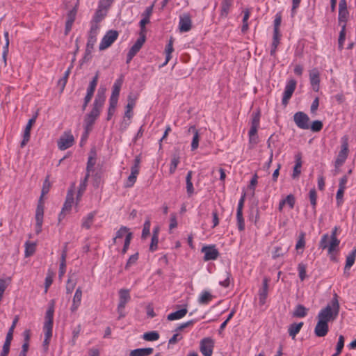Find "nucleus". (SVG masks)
Returning a JSON list of instances; mask_svg holds the SVG:
<instances>
[{
	"label": "nucleus",
	"instance_id": "1",
	"mask_svg": "<svg viewBox=\"0 0 356 356\" xmlns=\"http://www.w3.org/2000/svg\"><path fill=\"white\" fill-rule=\"evenodd\" d=\"M105 100L106 96L104 95V92H100V90H99L95 97V101L93 102V106L91 111L88 114H87L84 118V129L86 137H87L88 132L91 131L93 124L100 115Z\"/></svg>",
	"mask_w": 356,
	"mask_h": 356
},
{
	"label": "nucleus",
	"instance_id": "2",
	"mask_svg": "<svg viewBox=\"0 0 356 356\" xmlns=\"http://www.w3.org/2000/svg\"><path fill=\"white\" fill-rule=\"evenodd\" d=\"M339 312V303L337 295L332 300L331 305L328 304L323 308L317 316L318 320L323 321L327 323L329 321H334Z\"/></svg>",
	"mask_w": 356,
	"mask_h": 356
},
{
	"label": "nucleus",
	"instance_id": "3",
	"mask_svg": "<svg viewBox=\"0 0 356 356\" xmlns=\"http://www.w3.org/2000/svg\"><path fill=\"white\" fill-rule=\"evenodd\" d=\"M261 113L259 111L252 114L250 129L248 132L249 143L257 144L258 143L257 130L259 127Z\"/></svg>",
	"mask_w": 356,
	"mask_h": 356
},
{
	"label": "nucleus",
	"instance_id": "4",
	"mask_svg": "<svg viewBox=\"0 0 356 356\" xmlns=\"http://www.w3.org/2000/svg\"><path fill=\"white\" fill-rule=\"evenodd\" d=\"M348 138L346 136H344L341 138V150L335 160L334 165L336 168L341 166L345 163L348 155Z\"/></svg>",
	"mask_w": 356,
	"mask_h": 356
},
{
	"label": "nucleus",
	"instance_id": "5",
	"mask_svg": "<svg viewBox=\"0 0 356 356\" xmlns=\"http://www.w3.org/2000/svg\"><path fill=\"white\" fill-rule=\"evenodd\" d=\"M99 29V26L98 24H91V27H90V33H89V35H88V38L87 45H86V55L84 57L85 58H86V56L90 54L91 50L94 47V45L97 41V32H98Z\"/></svg>",
	"mask_w": 356,
	"mask_h": 356
},
{
	"label": "nucleus",
	"instance_id": "6",
	"mask_svg": "<svg viewBox=\"0 0 356 356\" xmlns=\"http://www.w3.org/2000/svg\"><path fill=\"white\" fill-rule=\"evenodd\" d=\"M118 35V32L115 30L107 31L99 44V49L104 50L109 47L117 40Z\"/></svg>",
	"mask_w": 356,
	"mask_h": 356
},
{
	"label": "nucleus",
	"instance_id": "7",
	"mask_svg": "<svg viewBox=\"0 0 356 356\" xmlns=\"http://www.w3.org/2000/svg\"><path fill=\"white\" fill-rule=\"evenodd\" d=\"M201 252L204 253L203 259L205 261L216 260L220 255L215 245H204L202 248Z\"/></svg>",
	"mask_w": 356,
	"mask_h": 356
},
{
	"label": "nucleus",
	"instance_id": "8",
	"mask_svg": "<svg viewBox=\"0 0 356 356\" xmlns=\"http://www.w3.org/2000/svg\"><path fill=\"white\" fill-rule=\"evenodd\" d=\"M293 121L296 126L301 129H309V118L304 112L296 113L293 115Z\"/></svg>",
	"mask_w": 356,
	"mask_h": 356
},
{
	"label": "nucleus",
	"instance_id": "9",
	"mask_svg": "<svg viewBox=\"0 0 356 356\" xmlns=\"http://www.w3.org/2000/svg\"><path fill=\"white\" fill-rule=\"evenodd\" d=\"M214 347V341L210 337L202 339L200 343V350L204 356H211Z\"/></svg>",
	"mask_w": 356,
	"mask_h": 356
},
{
	"label": "nucleus",
	"instance_id": "10",
	"mask_svg": "<svg viewBox=\"0 0 356 356\" xmlns=\"http://www.w3.org/2000/svg\"><path fill=\"white\" fill-rule=\"evenodd\" d=\"M296 84L297 82L294 79H291L287 81L282 99L283 105L286 106L288 104L289 99L296 90Z\"/></svg>",
	"mask_w": 356,
	"mask_h": 356
},
{
	"label": "nucleus",
	"instance_id": "11",
	"mask_svg": "<svg viewBox=\"0 0 356 356\" xmlns=\"http://www.w3.org/2000/svg\"><path fill=\"white\" fill-rule=\"evenodd\" d=\"M74 138L70 132H65L58 141V147L60 150H65L74 144Z\"/></svg>",
	"mask_w": 356,
	"mask_h": 356
},
{
	"label": "nucleus",
	"instance_id": "12",
	"mask_svg": "<svg viewBox=\"0 0 356 356\" xmlns=\"http://www.w3.org/2000/svg\"><path fill=\"white\" fill-rule=\"evenodd\" d=\"M192 28V21L188 13H184L179 16V29L180 32L189 31Z\"/></svg>",
	"mask_w": 356,
	"mask_h": 356
},
{
	"label": "nucleus",
	"instance_id": "13",
	"mask_svg": "<svg viewBox=\"0 0 356 356\" xmlns=\"http://www.w3.org/2000/svg\"><path fill=\"white\" fill-rule=\"evenodd\" d=\"M309 81L314 91L318 92L320 89V73L317 68L309 71Z\"/></svg>",
	"mask_w": 356,
	"mask_h": 356
},
{
	"label": "nucleus",
	"instance_id": "14",
	"mask_svg": "<svg viewBox=\"0 0 356 356\" xmlns=\"http://www.w3.org/2000/svg\"><path fill=\"white\" fill-rule=\"evenodd\" d=\"M123 83V79L122 77H120L115 80V83H113V86L112 87V92L111 95L109 98V102H118V98L120 95V92L121 87Z\"/></svg>",
	"mask_w": 356,
	"mask_h": 356
},
{
	"label": "nucleus",
	"instance_id": "15",
	"mask_svg": "<svg viewBox=\"0 0 356 356\" xmlns=\"http://www.w3.org/2000/svg\"><path fill=\"white\" fill-rule=\"evenodd\" d=\"M329 331L328 323L318 320L316 325L314 328V333L316 337H325Z\"/></svg>",
	"mask_w": 356,
	"mask_h": 356
},
{
	"label": "nucleus",
	"instance_id": "16",
	"mask_svg": "<svg viewBox=\"0 0 356 356\" xmlns=\"http://www.w3.org/2000/svg\"><path fill=\"white\" fill-rule=\"evenodd\" d=\"M268 291V279L265 277L263 280L262 287L259 290V305H263L266 302Z\"/></svg>",
	"mask_w": 356,
	"mask_h": 356
},
{
	"label": "nucleus",
	"instance_id": "17",
	"mask_svg": "<svg viewBox=\"0 0 356 356\" xmlns=\"http://www.w3.org/2000/svg\"><path fill=\"white\" fill-rule=\"evenodd\" d=\"M54 305H55V302L54 300H51L49 303L48 309L45 313V316H44L45 321H44V325H53Z\"/></svg>",
	"mask_w": 356,
	"mask_h": 356
},
{
	"label": "nucleus",
	"instance_id": "18",
	"mask_svg": "<svg viewBox=\"0 0 356 356\" xmlns=\"http://www.w3.org/2000/svg\"><path fill=\"white\" fill-rule=\"evenodd\" d=\"M82 299V290L81 287H78L75 291V293L74 295L73 299H72V304L70 307V311L74 313L76 312L79 307L81 305Z\"/></svg>",
	"mask_w": 356,
	"mask_h": 356
},
{
	"label": "nucleus",
	"instance_id": "19",
	"mask_svg": "<svg viewBox=\"0 0 356 356\" xmlns=\"http://www.w3.org/2000/svg\"><path fill=\"white\" fill-rule=\"evenodd\" d=\"M35 117H33L29 120V122L26 126L25 130L24 131L23 140H22L21 145H20L21 147H24L27 144V143L29 141L31 129V127L33 126V124L35 123Z\"/></svg>",
	"mask_w": 356,
	"mask_h": 356
},
{
	"label": "nucleus",
	"instance_id": "20",
	"mask_svg": "<svg viewBox=\"0 0 356 356\" xmlns=\"http://www.w3.org/2000/svg\"><path fill=\"white\" fill-rule=\"evenodd\" d=\"M295 165L293 167L292 177L293 179H296L299 177L301 173V167H302V154L300 152L297 153L295 155Z\"/></svg>",
	"mask_w": 356,
	"mask_h": 356
},
{
	"label": "nucleus",
	"instance_id": "21",
	"mask_svg": "<svg viewBox=\"0 0 356 356\" xmlns=\"http://www.w3.org/2000/svg\"><path fill=\"white\" fill-rule=\"evenodd\" d=\"M74 202V191L72 188L68 190L66 199L62 208L63 212H69Z\"/></svg>",
	"mask_w": 356,
	"mask_h": 356
},
{
	"label": "nucleus",
	"instance_id": "22",
	"mask_svg": "<svg viewBox=\"0 0 356 356\" xmlns=\"http://www.w3.org/2000/svg\"><path fill=\"white\" fill-rule=\"evenodd\" d=\"M336 231L337 228H335L332 231V234L330 236V241L327 248V251L329 254H331L334 251H335L340 243V241L337 238Z\"/></svg>",
	"mask_w": 356,
	"mask_h": 356
},
{
	"label": "nucleus",
	"instance_id": "23",
	"mask_svg": "<svg viewBox=\"0 0 356 356\" xmlns=\"http://www.w3.org/2000/svg\"><path fill=\"white\" fill-rule=\"evenodd\" d=\"M131 300L129 291L122 289L119 291V303L120 307H125L127 303Z\"/></svg>",
	"mask_w": 356,
	"mask_h": 356
},
{
	"label": "nucleus",
	"instance_id": "24",
	"mask_svg": "<svg viewBox=\"0 0 356 356\" xmlns=\"http://www.w3.org/2000/svg\"><path fill=\"white\" fill-rule=\"evenodd\" d=\"M146 40V35H140L139 38L137 39L136 42L129 49V52L132 53L134 55H136V54L140 51L143 44L145 43Z\"/></svg>",
	"mask_w": 356,
	"mask_h": 356
},
{
	"label": "nucleus",
	"instance_id": "25",
	"mask_svg": "<svg viewBox=\"0 0 356 356\" xmlns=\"http://www.w3.org/2000/svg\"><path fill=\"white\" fill-rule=\"evenodd\" d=\"M96 213V211H92L88 213L86 217H83L82 219L81 227L86 229H89L93 223Z\"/></svg>",
	"mask_w": 356,
	"mask_h": 356
},
{
	"label": "nucleus",
	"instance_id": "26",
	"mask_svg": "<svg viewBox=\"0 0 356 356\" xmlns=\"http://www.w3.org/2000/svg\"><path fill=\"white\" fill-rule=\"evenodd\" d=\"M131 233L129 229L125 226H122L116 232L115 236L113 238V243L118 244L120 243L121 238L124 236L127 237V234Z\"/></svg>",
	"mask_w": 356,
	"mask_h": 356
},
{
	"label": "nucleus",
	"instance_id": "27",
	"mask_svg": "<svg viewBox=\"0 0 356 356\" xmlns=\"http://www.w3.org/2000/svg\"><path fill=\"white\" fill-rule=\"evenodd\" d=\"M154 351L152 348H137L130 352L129 356H148Z\"/></svg>",
	"mask_w": 356,
	"mask_h": 356
},
{
	"label": "nucleus",
	"instance_id": "28",
	"mask_svg": "<svg viewBox=\"0 0 356 356\" xmlns=\"http://www.w3.org/2000/svg\"><path fill=\"white\" fill-rule=\"evenodd\" d=\"M303 325V322H300L298 323H293L291 324L288 328L289 336L291 337L292 339H295L296 336L299 333Z\"/></svg>",
	"mask_w": 356,
	"mask_h": 356
},
{
	"label": "nucleus",
	"instance_id": "29",
	"mask_svg": "<svg viewBox=\"0 0 356 356\" xmlns=\"http://www.w3.org/2000/svg\"><path fill=\"white\" fill-rule=\"evenodd\" d=\"M188 312V310L186 308H182L179 310H177L175 312H172L170 314L168 315L167 319L168 321H175L179 320L184 317Z\"/></svg>",
	"mask_w": 356,
	"mask_h": 356
},
{
	"label": "nucleus",
	"instance_id": "30",
	"mask_svg": "<svg viewBox=\"0 0 356 356\" xmlns=\"http://www.w3.org/2000/svg\"><path fill=\"white\" fill-rule=\"evenodd\" d=\"M281 34L280 32H274L273 31V42L271 44V49L270 51V54L272 56H275L276 55V51L277 46L280 44V40Z\"/></svg>",
	"mask_w": 356,
	"mask_h": 356
},
{
	"label": "nucleus",
	"instance_id": "31",
	"mask_svg": "<svg viewBox=\"0 0 356 356\" xmlns=\"http://www.w3.org/2000/svg\"><path fill=\"white\" fill-rule=\"evenodd\" d=\"M233 4V0H222L221 2V10H220V15L223 17H227L229 13L230 8L232 6Z\"/></svg>",
	"mask_w": 356,
	"mask_h": 356
},
{
	"label": "nucleus",
	"instance_id": "32",
	"mask_svg": "<svg viewBox=\"0 0 356 356\" xmlns=\"http://www.w3.org/2000/svg\"><path fill=\"white\" fill-rule=\"evenodd\" d=\"M44 208V206L43 200H42V197H40L35 211V221L43 220Z\"/></svg>",
	"mask_w": 356,
	"mask_h": 356
},
{
	"label": "nucleus",
	"instance_id": "33",
	"mask_svg": "<svg viewBox=\"0 0 356 356\" xmlns=\"http://www.w3.org/2000/svg\"><path fill=\"white\" fill-rule=\"evenodd\" d=\"M193 172L188 171L186 177V192L188 197L194 193V187L192 183Z\"/></svg>",
	"mask_w": 356,
	"mask_h": 356
},
{
	"label": "nucleus",
	"instance_id": "34",
	"mask_svg": "<svg viewBox=\"0 0 356 356\" xmlns=\"http://www.w3.org/2000/svg\"><path fill=\"white\" fill-rule=\"evenodd\" d=\"M356 257V246L353 248V250L350 252V254L346 257V270H350V268L353 266Z\"/></svg>",
	"mask_w": 356,
	"mask_h": 356
},
{
	"label": "nucleus",
	"instance_id": "35",
	"mask_svg": "<svg viewBox=\"0 0 356 356\" xmlns=\"http://www.w3.org/2000/svg\"><path fill=\"white\" fill-rule=\"evenodd\" d=\"M307 311L308 309L302 305H298L293 312V316L303 318L307 316Z\"/></svg>",
	"mask_w": 356,
	"mask_h": 356
},
{
	"label": "nucleus",
	"instance_id": "36",
	"mask_svg": "<svg viewBox=\"0 0 356 356\" xmlns=\"http://www.w3.org/2000/svg\"><path fill=\"white\" fill-rule=\"evenodd\" d=\"M136 105L135 99L131 98L130 96L128 97V103L126 106V111L124 113V117L130 119L132 117V109Z\"/></svg>",
	"mask_w": 356,
	"mask_h": 356
},
{
	"label": "nucleus",
	"instance_id": "37",
	"mask_svg": "<svg viewBox=\"0 0 356 356\" xmlns=\"http://www.w3.org/2000/svg\"><path fill=\"white\" fill-rule=\"evenodd\" d=\"M289 250V248H283L282 246L274 247V250L272 252V258L276 259L278 257L284 256Z\"/></svg>",
	"mask_w": 356,
	"mask_h": 356
},
{
	"label": "nucleus",
	"instance_id": "38",
	"mask_svg": "<svg viewBox=\"0 0 356 356\" xmlns=\"http://www.w3.org/2000/svg\"><path fill=\"white\" fill-rule=\"evenodd\" d=\"M98 79H99V72H97L95 76L92 78V81L90 82L89 86L87 88L86 94L93 96L96 86L97 85Z\"/></svg>",
	"mask_w": 356,
	"mask_h": 356
},
{
	"label": "nucleus",
	"instance_id": "39",
	"mask_svg": "<svg viewBox=\"0 0 356 356\" xmlns=\"http://www.w3.org/2000/svg\"><path fill=\"white\" fill-rule=\"evenodd\" d=\"M213 296L208 291H203L198 298L200 305H208L212 300Z\"/></svg>",
	"mask_w": 356,
	"mask_h": 356
},
{
	"label": "nucleus",
	"instance_id": "40",
	"mask_svg": "<svg viewBox=\"0 0 356 356\" xmlns=\"http://www.w3.org/2000/svg\"><path fill=\"white\" fill-rule=\"evenodd\" d=\"M18 320H19V318L17 316H16L12 323L10 327L9 328V330L7 332L5 341H7L9 342L12 341L13 338V332H14V330H15L16 325L18 322Z\"/></svg>",
	"mask_w": 356,
	"mask_h": 356
},
{
	"label": "nucleus",
	"instance_id": "41",
	"mask_svg": "<svg viewBox=\"0 0 356 356\" xmlns=\"http://www.w3.org/2000/svg\"><path fill=\"white\" fill-rule=\"evenodd\" d=\"M346 24H343L341 26V30L339 33V38H338V46L340 50L343 49L344 42L346 40Z\"/></svg>",
	"mask_w": 356,
	"mask_h": 356
},
{
	"label": "nucleus",
	"instance_id": "42",
	"mask_svg": "<svg viewBox=\"0 0 356 356\" xmlns=\"http://www.w3.org/2000/svg\"><path fill=\"white\" fill-rule=\"evenodd\" d=\"M54 276V272L49 270L47 273V276H46L45 280H44V293H47L49 288L50 287V286L51 285V284L53 282Z\"/></svg>",
	"mask_w": 356,
	"mask_h": 356
},
{
	"label": "nucleus",
	"instance_id": "43",
	"mask_svg": "<svg viewBox=\"0 0 356 356\" xmlns=\"http://www.w3.org/2000/svg\"><path fill=\"white\" fill-rule=\"evenodd\" d=\"M88 178H89V175H88V173H86L84 179L81 181V183L79 184V191H78V193H77V199H79L82 196L83 192L85 191L86 186H87V182H88Z\"/></svg>",
	"mask_w": 356,
	"mask_h": 356
},
{
	"label": "nucleus",
	"instance_id": "44",
	"mask_svg": "<svg viewBox=\"0 0 356 356\" xmlns=\"http://www.w3.org/2000/svg\"><path fill=\"white\" fill-rule=\"evenodd\" d=\"M309 201H310L311 205L312 207L313 211L315 212L316 207V204H317V202H316L317 194H316V191L314 188H312L309 191Z\"/></svg>",
	"mask_w": 356,
	"mask_h": 356
},
{
	"label": "nucleus",
	"instance_id": "45",
	"mask_svg": "<svg viewBox=\"0 0 356 356\" xmlns=\"http://www.w3.org/2000/svg\"><path fill=\"white\" fill-rule=\"evenodd\" d=\"M143 339L145 341H156L157 339H159V334L156 331L145 332L143 334Z\"/></svg>",
	"mask_w": 356,
	"mask_h": 356
},
{
	"label": "nucleus",
	"instance_id": "46",
	"mask_svg": "<svg viewBox=\"0 0 356 356\" xmlns=\"http://www.w3.org/2000/svg\"><path fill=\"white\" fill-rule=\"evenodd\" d=\"M237 227L239 231L245 229V221L243 217V211H236Z\"/></svg>",
	"mask_w": 356,
	"mask_h": 356
},
{
	"label": "nucleus",
	"instance_id": "47",
	"mask_svg": "<svg viewBox=\"0 0 356 356\" xmlns=\"http://www.w3.org/2000/svg\"><path fill=\"white\" fill-rule=\"evenodd\" d=\"M306 268L307 265L303 263H300L298 265V276L301 281H304L307 277Z\"/></svg>",
	"mask_w": 356,
	"mask_h": 356
},
{
	"label": "nucleus",
	"instance_id": "48",
	"mask_svg": "<svg viewBox=\"0 0 356 356\" xmlns=\"http://www.w3.org/2000/svg\"><path fill=\"white\" fill-rule=\"evenodd\" d=\"M330 241V235L327 234H323L319 242V247L323 250L327 249Z\"/></svg>",
	"mask_w": 356,
	"mask_h": 356
},
{
	"label": "nucleus",
	"instance_id": "49",
	"mask_svg": "<svg viewBox=\"0 0 356 356\" xmlns=\"http://www.w3.org/2000/svg\"><path fill=\"white\" fill-rule=\"evenodd\" d=\"M348 15H349V13L348 11V10H339V15H338L339 23V24L343 23V24H345L346 25V22L348 20Z\"/></svg>",
	"mask_w": 356,
	"mask_h": 356
},
{
	"label": "nucleus",
	"instance_id": "50",
	"mask_svg": "<svg viewBox=\"0 0 356 356\" xmlns=\"http://www.w3.org/2000/svg\"><path fill=\"white\" fill-rule=\"evenodd\" d=\"M138 252L131 255L126 263V265L124 267L125 270H128L131 266L134 265L136 263V261H138Z\"/></svg>",
	"mask_w": 356,
	"mask_h": 356
},
{
	"label": "nucleus",
	"instance_id": "51",
	"mask_svg": "<svg viewBox=\"0 0 356 356\" xmlns=\"http://www.w3.org/2000/svg\"><path fill=\"white\" fill-rule=\"evenodd\" d=\"M96 163V159L93 156H90L88 159L86 166V173L90 175V172L93 171L94 166Z\"/></svg>",
	"mask_w": 356,
	"mask_h": 356
},
{
	"label": "nucleus",
	"instance_id": "52",
	"mask_svg": "<svg viewBox=\"0 0 356 356\" xmlns=\"http://www.w3.org/2000/svg\"><path fill=\"white\" fill-rule=\"evenodd\" d=\"M133 238V234L132 233H129L127 234V237L125 238L124 239V246H123V248L122 250V254H124L127 253L128 249H129V245H130V243H131V241Z\"/></svg>",
	"mask_w": 356,
	"mask_h": 356
},
{
	"label": "nucleus",
	"instance_id": "53",
	"mask_svg": "<svg viewBox=\"0 0 356 356\" xmlns=\"http://www.w3.org/2000/svg\"><path fill=\"white\" fill-rule=\"evenodd\" d=\"M117 104H118V102H109V107L108 109L107 118H106L107 120H110L112 118L113 115L115 113Z\"/></svg>",
	"mask_w": 356,
	"mask_h": 356
},
{
	"label": "nucleus",
	"instance_id": "54",
	"mask_svg": "<svg viewBox=\"0 0 356 356\" xmlns=\"http://www.w3.org/2000/svg\"><path fill=\"white\" fill-rule=\"evenodd\" d=\"M25 247V256L26 257L32 255L34 253L35 250V246L34 243H29V242H26Z\"/></svg>",
	"mask_w": 356,
	"mask_h": 356
},
{
	"label": "nucleus",
	"instance_id": "55",
	"mask_svg": "<svg viewBox=\"0 0 356 356\" xmlns=\"http://www.w3.org/2000/svg\"><path fill=\"white\" fill-rule=\"evenodd\" d=\"M200 135L198 131H195L193 134L192 142H191V150H195L199 147Z\"/></svg>",
	"mask_w": 356,
	"mask_h": 356
},
{
	"label": "nucleus",
	"instance_id": "56",
	"mask_svg": "<svg viewBox=\"0 0 356 356\" xmlns=\"http://www.w3.org/2000/svg\"><path fill=\"white\" fill-rule=\"evenodd\" d=\"M323 122L320 120H315L312 122L309 128L313 132H318L323 129Z\"/></svg>",
	"mask_w": 356,
	"mask_h": 356
},
{
	"label": "nucleus",
	"instance_id": "57",
	"mask_svg": "<svg viewBox=\"0 0 356 356\" xmlns=\"http://www.w3.org/2000/svg\"><path fill=\"white\" fill-rule=\"evenodd\" d=\"M50 189V182L49 181V177L46 178V179L43 182L42 188L41 191V195L42 200H43V196L46 194H47Z\"/></svg>",
	"mask_w": 356,
	"mask_h": 356
},
{
	"label": "nucleus",
	"instance_id": "58",
	"mask_svg": "<svg viewBox=\"0 0 356 356\" xmlns=\"http://www.w3.org/2000/svg\"><path fill=\"white\" fill-rule=\"evenodd\" d=\"M179 163V157L174 156L171 159L170 166V170H169L170 174L172 175V174L175 173Z\"/></svg>",
	"mask_w": 356,
	"mask_h": 356
},
{
	"label": "nucleus",
	"instance_id": "59",
	"mask_svg": "<svg viewBox=\"0 0 356 356\" xmlns=\"http://www.w3.org/2000/svg\"><path fill=\"white\" fill-rule=\"evenodd\" d=\"M104 17V15L102 14V12L100 9L97 10L95 15L93 16L92 21L91 22L92 24H97L99 22H100Z\"/></svg>",
	"mask_w": 356,
	"mask_h": 356
},
{
	"label": "nucleus",
	"instance_id": "60",
	"mask_svg": "<svg viewBox=\"0 0 356 356\" xmlns=\"http://www.w3.org/2000/svg\"><path fill=\"white\" fill-rule=\"evenodd\" d=\"M81 330V325H78L73 330H72V339L71 341V343L72 346L75 345L76 339L78 338L80 332Z\"/></svg>",
	"mask_w": 356,
	"mask_h": 356
},
{
	"label": "nucleus",
	"instance_id": "61",
	"mask_svg": "<svg viewBox=\"0 0 356 356\" xmlns=\"http://www.w3.org/2000/svg\"><path fill=\"white\" fill-rule=\"evenodd\" d=\"M149 19L147 18L143 17L142 19L140 21V31L139 35H144L146 34V28L145 25L149 23Z\"/></svg>",
	"mask_w": 356,
	"mask_h": 356
},
{
	"label": "nucleus",
	"instance_id": "62",
	"mask_svg": "<svg viewBox=\"0 0 356 356\" xmlns=\"http://www.w3.org/2000/svg\"><path fill=\"white\" fill-rule=\"evenodd\" d=\"M285 204H288L290 209H293L296 203V199L293 195L289 194L286 198L283 199Z\"/></svg>",
	"mask_w": 356,
	"mask_h": 356
},
{
	"label": "nucleus",
	"instance_id": "63",
	"mask_svg": "<svg viewBox=\"0 0 356 356\" xmlns=\"http://www.w3.org/2000/svg\"><path fill=\"white\" fill-rule=\"evenodd\" d=\"M150 225L151 224L149 220H146L145 222L141 236L143 238H145L149 234Z\"/></svg>",
	"mask_w": 356,
	"mask_h": 356
},
{
	"label": "nucleus",
	"instance_id": "64",
	"mask_svg": "<svg viewBox=\"0 0 356 356\" xmlns=\"http://www.w3.org/2000/svg\"><path fill=\"white\" fill-rule=\"evenodd\" d=\"M282 22V16L280 13H277L274 19V32H280L279 28Z\"/></svg>",
	"mask_w": 356,
	"mask_h": 356
}]
</instances>
